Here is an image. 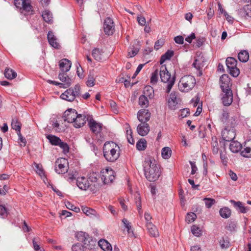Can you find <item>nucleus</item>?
Returning <instances> with one entry per match:
<instances>
[{
  "instance_id": "obj_11",
  "label": "nucleus",
  "mask_w": 251,
  "mask_h": 251,
  "mask_svg": "<svg viewBox=\"0 0 251 251\" xmlns=\"http://www.w3.org/2000/svg\"><path fill=\"white\" fill-rule=\"evenodd\" d=\"M68 170V162L64 158H58L55 163V171L59 174H65Z\"/></svg>"
},
{
  "instance_id": "obj_37",
  "label": "nucleus",
  "mask_w": 251,
  "mask_h": 251,
  "mask_svg": "<svg viewBox=\"0 0 251 251\" xmlns=\"http://www.w3.org/2000/svg\"><path fill=\"white\" fill-rule=\"evenodd\" d=\"M42 16L44 20L49 24H52L53 22V18L51 13L48 10H46L43 12Z\"/></svg>"
},
{
  "instance_id": "obj_54",
  "label": "nucleus",
  "mask_w": 251,
  "mask_h": 251,
  "mask_svg": "<svg viewBox=\"0 0 251 251\" xmlns=\"http://www.w3.org/2000/svg\"><path fill=\"white\" fill-rule=\"evenodd\" d=\"M84 248H86L84 244L82 245L80 243H76L72 246V251H84Z\"/></svg>"
},
{
  "instance_id": "obj_15",
  "label": "nucleus",
  "mask_w": 251,
  "mask_h": 251,
  "mask_svg": "<svg viewBox=\"0 0 251 251\" xmlns=\"http://www.w3.org/2000/svg\"><path fill=\"white\" fill-rule=\"evenodd\" d=\"M76 184L78 188L83 190H87L89 187L93 191L91 187L92 184H90L88 179L84 176L77 177L76 179Z\"/></svg>"
},
{
  "instance_id": "obj_4",
  "label": "nucleus",
  "mask_w": 251,
  "mask_h": 251,
  "mask_svg": "<svg viewBox=\"0 0 251 251\" xmlns=\"http://www.w3.org/2000/svg\"><path fill=\"white\" fill-rule=\"evenodd\" d=\"M196 83L195 78L191 75H185L182 76L178 83L179 90L182 92H188L192 90Z\"/></svg>"
},
{
  "instance_id": "obj_8",
  "label": "nucleus",
  "mask_w": 251,
  "mask_h": 251,
  "mask_svg": "<svg viewBox=\"0 0 251 251\" xmlns=\"http://www.w3.org/2000/svg\"><path fill=\"white\" fill-rule=\"evenodd\" d=\"M205 58L201 52H197L193 63V66L198 71V75H202V69L205 65Z\"/></svg>"
},
{
  "instance_id": "obj_35",
  "label": "nucleus",
  "mask_w": 251,
  "mask_h": 251,
  "mask_svg": "<svg viewBox=\"0 0 251 251\" xmlns=\"http://www.w3.org/2000/svg\"><path fill=\"white\" fill-rule=\"evenodd\" d=\"M143 95L151 99L154 97V90L151 86H146L143 90Z\"/></svg>"
},
{
  "instance_id": "obj_38",
  "label": "nucleus",
  "mask_w": 251,
  "mask_h": 251,
  "mask_svg": "<svg viewBox=\"0 0 251 251\" xmlns=\"http://www.w3.org/2000/svg\"><path fill=\"white\" fill-rule=\"evenodd\" d=\"M4 76L8 79H13L17 76V73L12 69L6 68L4 71Z\"/></svg>"
},
{
  "instance_id": "obj_3",
  "label": "nucleus",
  "mask_w": 251,
  "mask_h": 251,
  "mask_svg": "<svg viewBox=\"0 0 251 251\" xmlns=\"http://www.w3.org/2000/svg\"><path fill=\"white\" fill-rule=\"evenodd\" d=\"M160 77L162 82L167 83L165 92L169 93L176 81V76H171L170 73L168 71L166 65H161L159 72Z\"/></svg>"
},
{
  "instance_id": "obj_25",
  "label": "nucleus",
  "mask_w": 251,
  "mask_h": 251,
  "mask_svg": "<svg viewBox=\"0 0 251 251\" xmlns=\"http://www.w3.org/2000/svg\"><path fill=\"white\" fill-rule=\"evenodd\" d=\"M137 131L140 135L146 136L150 131V126L146 123L140 124L137 126Z\"/></svg>"
},
{
  "instance_id": "obj_43",
  "label": "nucleus",
  "mask_w": 251,
  "mask_h": 251,
  "mask_svg": "<svg viewBox=\"0 0 251 251\" xmlns=\"http://www.w3.org/2000/svg\"><path fill=\"white\" fill-rule=\"evenodd\" d=\"M211 146L213 153L217 154L219 151V145L217 138L215 136L212 137Z\"/></svg>"
},
{
  "instance_id": "obj_29",
  "label": "nucleus",
  "mask_w": 251,
  "mask_h": 251,
  "mask_svg": "<svg viewBox=\"0 0 251 251\" xmlns=\"http://www.w3.org/2000/svg\"><path fill=\"white\" fill-rule=\"evenodd\" d=\"M104 31H110L115 30V25L113 20L109 18H106L103 23Z\"/></svg>"
},
{
  "instance_id": "obj_58",
  "label": "nucleus",
  "mask_w": 251,
  "mask_h": 251,
  "mask_svg": "<svg viewBox=\"0 0 251 251\" xmlns=\"http://www.w3.org/2000/svg\"><path fill=\"white\" fill-rule=\"evenodd\" d=\"M95 79L92 75H89L87 81V85L92 87L95 85Z\"/></svg>"
},
{
  "instance_id": "obj_41",
  "label": "nucleus",
  "mask_w": 251,
  "mask_h": 251,
  "mask_svg": "<svg viewBox=\"0 0 251 251\" xmlns=\"http://www.w3.org/2000/svg\"><path fill=\"white\" fill-rule=\"evenodd\" d=\"M219 213L220 216L223 218H228L231 215V210L227 207H224L220 209Z\"/></svg>"
},
{
  "instance_id": "obj_20",
  "label": "nucleus",
  "mask_w": 251,
  "mask_h": 251,
  "mask_svg": "<svg viewBox=\"0 0 251 251\" xmlns=\"http://www.w3.org/2000/svg\"><path fill=\"white\" fill-rule=\"evenodd\" d=\"M222 96V103L225 106L230 105L233 101L232 91L223 92Z\"/></svg>"
},
{
  "instance_id": "obj_64",
  "label": "nucleus",
  "mask_w": 251,
  "mask_h": 251,
  "mask_svg": "<svg viewBox=\"0 0 251 251\" xmlns=\"http://www.w3.org/2000/svg\"><path fill=\"white\" fill-rule=\"evenodd\" d=\"M137 21L139 25H145L146 23V20L144 17L140 15L137 17Z\"/></svg>"
},
{
  "instance_id": "obj_28",
  "label": "nucleus",
  "mask_w": 251,
  "mask_h": 251,
  "mask_svg": "<svg viewBox=\"0 0 251 251\" xmlns=\"http://www.w3.org/2000/svg\"><path fill=\"white\" fill-rule=\"evenodd\" d=\"M229 149L233 153H238L241 151L243 145L237 141H232L229 145Z\"/></svg>"
},
{
  "instance_id": "obj_48",
  "label": "nucleus",
  "mask_w": 251,
  "mask_h": 251,
  "mask_svg": "<svg viewBox=\"0 0 251 251\" xmlns=\"http://www.w3.org/2000/svg\"><path fill=\"white\" fill-rule=\"evenodd\" d=\"M172 151L169 147H164L162 149L161 154L164 159L169 158L171 156Z\"/></svg>"
},
{
  "instance_id": "obj_26",
  "label": "nucleus",
  "mask_w": 251,
  "mask_h": 251,
  "mask_svg": "<svg viewBox=\"0 0 251 251\" xmlns=\"http://www.w3.org/2000/svg\"><path fill=\"white\" fill-rule=\"evenodd\" d=\"M71 62L67 59H63L59 61V66L61 72H67L71 67Z\"/></svg>"
},
{
  "instance_id": "obj_51",
  "label": "nucleus",
  "mask_w": 251,
  "mask_h": 251,
  "mask_svg": "<svg viewBox=\"0 0 251 251\" xmlns=\"http://www.w3.org/2000/svg\"><path fill=\"white\" fill-rule=\"evenodd\" d=\"M203 201H204L205 206L207 208H210L216 202V201L214 199L209 198H205L203 199Z\"/></svg>"
},
{
  "instance_id": "obj_27",
  "label": "nucleus",
  "mask_w": 251,
  "mask_h": 251,
  "mask_svg": "<svg viewBox=\"0 0 251 251\" xmlns=\"http://www.w3.org/2000/svg\"><path fill=\"white\" fill-rule=\"evenodd\" d=\"M230 202L233 204L234 208L237 211L242 213H246L248 211V208L244 206L242 202L238 201H236L234 200H230Z\"/></svg>"
},
{
  "instance_id": "obj_23",
  "label": "nucleus",
  "mask_w": 251,
  "mask_h": 251,
  "mask_svg": "<svg viewBox=\"0 0 251 251\" xmlns=\"http://www.w3.org/2000/svg\"><path fill=\"white\" fill-rule=\"evenodd\" d=\"M48 40L49 44L56 49H60L61 46L58 42V39L53 34V32H48Z\"/></svg>"
},
{
  "instance_id": "obj_52",
  "label": "nucleus",
  "mask_w": 251,
  "mask_h": 251,
  "mask_svg": "<svg viewBox=\"0 0 251 251\" xmlns=\"http://www.w3.org/2000/svg\"><path fill=\"white\" fill-rule=\"evenodd\" d=\"M191 232L194 235L197 237L200 236L202 234V232L200 228L195 225L192 226Z\"/></svg>"
},
{
  "instance_id": "obj_12",
  "label": "nucleus",
  "mask_w": 251,
  "mask_h": 251,
  "mask_svg": "<svg viewBox=\"0 0 251 251\" xmlns=\"http://www.w3.org/2000/svg\"><path fill=\"white\" fill-rule=\"evenodd\" d=\"M75 237L77 240L83 243L86 249H92V246H93L94 241L92 239H90L87 233L82 231H79L76 234Z\"/></svg>"
},
{
  "instance_id": "obj_42",
  "label": "nucleus",
  "mask_w": 251,
  "mask_h": 251,
  "mask_svg": "<svg viewBox=\"0 0 251 251\" xmlns=\"http://www.w3.org/2000/svg\"><path fill=\"white\" fill-rule=\"evenodd\" d=\"M47 138L49 140L51 145L54 146H58L61 142V139L59 137L53 135H48L47 136Z\"/></svg>"
},
{
  "instance_id": "obj_62",
  "label": "nucleus",
  "mask_w": 251,
  "mask_h": 251,
  "mask_svg": "<svg viewBox=\"0 0 251 251\" xmlns=\"http://www.w3.org/2000/svg\"><path fill=\"white\" fill-rule=\"evenodd\" d=\"M109 104H110V107H111L112 111L114 113L117 114L118 112V110L117 108L116 103L114 101L111 100V101H110Z\"/></svg>"
},
{
  "instance_id": "obj_44",
  "label": "nucleus",
  "mask_w": 251,
  "mask_h": 251,
  "mask_svg": "<svg viewBox=\"0 0 251 251\" xmlns=\"http://www.w3.org/2000/svg\"><path fill=\"white\" fill-rule=\"evenodd\" d=\"M148 99L145 95H142L139 98V104L142 107H147L149 104Z\"/></svg>"
},
{
  "instance_id": "obj_13",
  "label": "nucleus",
  "mask_w": 251,
  "mask_h": 251,
  "mask_svg": "<svg viewBox=\"0 0 251 251\" xmlns=\"http://www.w3.org/2000/svg\"><path fill=\"white\" fill-rule=\"evenodd\" d=\"M230 78L226 74L223 75L220 78V87L222 92L231 91L230 88Z\"/></svg>"
},
{
  "instance_id": "obj_19",
  "label": "nucleus",
  "mask_w": 251,
  "mask_h": 251,
  "mask_svg": "<svg viewBox=\"0 0 251 251\" xmlns=\"http://www.w3.org/2000/svg\"><path fill=\"white\" fill-rule=\"evenodd\" d=\"M88 125L92 132L95 134L100 133L102 130V124L96 122L93 119L88 121Z\"/></svg>"
},
{
  "instance_id": "obj_16",
  "label": "nucleus",
  "mask_w": 251,
  "mask_h": 251,
  "mask_svg": "<svg viewBox=\"0 0 251 251\" xmlns=\"http://www.w3.org/2000/svg\"><path fill=\"white\" fill-rule=\"evenodd\" d=\"M77 113L75 110L71 109L64 112L63 118L65 121L74 123L75 118H77Z\"/></svg>"
},
{
  "instance_id": "obj_40",
  "label": "nucleus",
  "mask_w": 251,
  "mask_h": 251,
  "mask_svg": "<svg viewBox=\"0 0 251 251\" xmlns=\"http://www.w3.org/2000/svg\"><path fill=\"white\" fill-rule=\"evenodd\" d=\"M238 58L241 62H246L249 59V52L246 50H242L238 53Z\"/></svg>"
},
{
  "instance_id": "obj_60",
  "label": "nucleus",
  "mask_w": 251,
  "mask_h": 251,
  "mask_svg": "<svg viewBox=\"0 0 251 251\" xmlns=\"http://www.w3.org/2000/svg\"><path fill=\"white\" fill-rule=\"evenodd\" d=\"M136 203L137 207L139 212L140 213H141L142 205H141V198H140L139 195H138L136 197Z\"/></svg>"
},
{
  "instance_id": "obj_50",
  "label": "nucleus",
  "mask_w": 251,
  "mask_h": 251,
  "mask_svg": "<svg viewBox=\"0 0 251 251\" xmlns=\"http://www.w3.org/2000/svg\"><path fill=\"white\" fill-rule=\"evenodd\" d=\"M81 209L83 212L84 214H85L87 216H92L96 215V211L92 208H89L86 206H82Z\"/></svg>"
},
{
  "instance_id": "obj_14",
  "label": "nucleus",
  "mask_w": 251,
  "mask_h": 251,
  "mask_svg": "<svg viewBox=\"0 0 251 251\" xmlns=\"http://www.w3.org/2000/svg\"><path fill=\"white\" fill-rule=\"evenodd\" d=\"M151 118V113L148 109H142L137 113V118L141 124L149 121Z\"/></svg>"
},
{
  "instance_id": "obj_45",
  "label": "nucleus",
  "mask_w": 251,
  "mask_h": 251,
  "mask_svg": "<svg viewBox=\"0 0 251 251\" xmlns=\"http://www.w3.org/2000/svg\"><path fill=\"white\" fill-rule=\"evenodd\" d=\"M122 223H123L125 228H126L129 235L130 236H133L134 235L133 230L131 228L130 222H129L127 219L124 218L122 220Z\"/></svg>"
},
{
  "instance_id": "obj_53",
  "label": "nucleus",
  "mask_w": 251,
  "mask_h": 251,
  "mask_svg": "<svg viewBox=\"0 0 251 251\" xmlns=\"http://www.w3.org/2000/svg\"><path fill=\"white\" fill-rule=\"evenodd\" d=\"M222 249H227L229 247V242L227 239L222 238L219 241Z\"/></svg>"
},
{
  "instance_id": "obj_57",
  "label": "nucleus",
  "mask_w": 251,
  "mask_h": 251,
  "mask_svg": "<svg viewBox=\"0 0 251 251\" xmlns=\"http://www.w3.org/2000/svg\"><path fill=\"white\" fill-rule=\"evenodd\" d=\"M197 216L194 213H191L187 214L186 217V221L188 223L193 222L196 218Z\"/></svg>"
},
{
  "instance_id": "obj_36",
  "label": "nucleus",
  "mask_w": 251,
  "mask_h": 251,
  "mask_svg": "<svg viewBox=\"0 0 251 251\" xmlns=\"http://www.w3.org/2000/svg\"><path fill=\"white\" fill-rule=\"evenodd\" d=\"M174 52L172 50H168L164 54H163L160 59V64H162L166 60H169L173 56Z\"/></svg>"
},
{
  "instance_id": "obj_30",
  "label": "nucleus",
  "mask_w": 251,
  "mask_h": 251,
  "mask_svg": "<svg viewBox=\"0 0 251 251\" xmlns=\"http://www.w3.org/2000/svg\"><path fill=\"white\" fill-rule=\"evenodd\" d=\"M136 42V44L133 45L128 50V56L129 57H134L139 52L140 48V42L139 41H137Z\"/></svg>"
},
{
  "instance_id": "obj_33",
  "label": "nucleus",
  "mask_w": 251,
  "mask_h": 251,
  "mask_svg": "<svg viewBox=\"0 0 251 251\" xmlns=\"http://www.w3.org/2000/svg\"><path fill=\"white\" fill-rule=\"evenodd\" d=\"M221 122L225 125V126H230L232 120L229 119V114L226 111H223L220 118Z\"/></svg>"
},
{
  "instance_id": "obj_5",
  "label": "nucleus",
  "mask_w": 251,
  "mask_h": 251,
  "mask_svg": "<svg viewBox=\"0 0 251 251\" xmlns=\"http://www.w3.org/2000/svg\"><path fill=\"white\" fill-rule=\"evenodd\" d=\"M81 94L80 86L76 84L74 87H71L63 93L60 98L68 101H73L76 98L79 97Z\"/></svg>"
},
{
  "instance_id": "obj_24",
  "label": "nucleus",
  "mask_w": 251,
  "mask_h": 251,
  "mask_svg": "<svg viewBox=\"0 0 251 251\" xmlns=\"http://www.w3.org/2000/svg\"><path fill=\"white\" fill-rule=\"evenodd\" d=\"M88 120V118L85 115L77 114L74 123V126L76 128H79L83 126Z\"/></svg>"
},
{
  "instance_id": "obj_47",
  "label": "nucleus",
  "mask_w": 251,
  "mask_h": 251,
  "mask_svg": "<svg viewBox=\"0 0 251 251\" xmlns=\"http://www.w3.org/2000/svg\"><path fill=\"white\" fill-rule=\"evenodd\" d=\"M32 243L33 248L35 251H44V248L40 246V242L39 238H33Z\"/></svg>"
},
{
  "instance_id": "obj_59",
  "label": "nucleus",
  "mask_w": 251,
  "mask_h": 251,
  "mask_svg": "<svg viewBox=\"0 0 251 251\" xmlns=\"http://www.w3.org/2000/svg\"><path fill=\"white\" fill-rule=\"evenodd\" d=\"M58 146L63 150L64 153H66L69 152V148L67 143L61 141Z\"/></svg>"
},
{
  "instance_id": "obj_2",
  "label": "nucleus",
  "mask_w": 251,
  "mask_h": 251,
  "mask_svg": "<svg viewBox=\"0 0 251 251\" xmlns=\"http://www.w3.org/2000/svg\"><path fill=\"white\" fill-rule=\"evenodd\" d=\"M103 157L109 162H114L120 156V147L113 141L106 142L102 149Z\"/></svg>"
},
{
  "instance_id": "obj_56",
  "label": "nucleus",
  "mask_w": 251,
  "mask_h": 251,
  "mask_svg": "<svg viewBox=\"0 0 251 251\" xmlns=\"http://www.w3.org/2000/svg\"><path fill=\"white\" fill-rule=\"evenodd\" d=\"M35 168H36V172L39 174L40 176H44V172L42 168V166L41 164L34 163Z\"/></svg>"
},
{
  "instance_id": "obj_10",
  "label": "nucleus",
  "mask_w": 251,
  "mask_h": 251,
  "mask_svg": "<svg viewBox=\"0 0 251 251\" xmlns=\"http://www.w3.org/2000/svg\"><path fill=\"white\" fill-rule=\"evenodd\" d=\"M14 3L17 8L22 10L23 13L25 12V15L26 13L32 12V6L30 0H14Z\"/></svg>"
},
{
  "instance_id": "obj_61",
  "label": "nucleus",
  "mask_w": 251,
  "mask_h": 251,
  "mask_svg": "<svg viewBox=\"0 0 251 251\" xmlns=\"http://www.w3.org/2000/svg\"><path fill=\"white\" fill-rule=\"evenodd\" d=\"M164 44V41L163 39H159L157 40L154 44V49L159 50Z\"/></svg>"
},
{
  "instance_id": "obj_34",
  "label": "nucleus",
  "mask_w": 251,
  "mask_h": 251,
  "mask_svg": "<svg viewBox=\"0 0 251 251\" xmlns=\"http://www.w3.org/2000/svg\"><path fill=\"white\" fill-rule=\"evenodd\" d=\"M99 246L104 251H111L112 246L111 244L104 239H101L98 242Z\"/></svg>"
},
{
  "instance_id": "obj_46",
  "label": "nucleus",
  "mask_w": 251,
  "mask_h": 251,
  "mask_svg": "<svg viewBox=\"0 0 251 251\" xmlns=\"http://www.w3.org/2000/svg\"><path fill=\"white\" fill-rule=\"evenodd\" d=\"M147 147V141L145 139H140L136 144V148L139 151H144Z\"/></svg>"
},
{
  "instance_id": "obj_63",
  "label": "nucleus",
  "mask_w": 251,
  "mask_h": 251,
  "mask_svg": "<svg viewBox=\"0 0 251 251\" xmlns=\"http://www.w3.org/2000/svg\"><path fill=\"white\" fill-rule=\"evenodd\" d=\"M7 215V211L5 207L0 205V215L2 217H5Z\"/></svg>"
},
{
  "instance_id": "obj_1",
  "label": "nucleus",
  "mask_w": 251,
  "mask_h": 251,
  "mask_svg": "<svg viewBox=\"0 0 251 251\" xmlns=\"http://www.w3.org/2000/svg\"><path fill=\"white\" fill-rule=\"evenodd\" d=\"M144 171L146 178L150 181H154L158 179L160 175L156 161L151 157L145 158L143 163Z\"/></svg>"
},
{
  "instance_id": "obj_32",
  "label": "nucleus",
  "mask_w": 251,
  "mask_h": 251,
  "mask_svg": "<svg viewBox=\"0 0 251 251\" xmlns=\"http://www.w3.org/2000/svg\"><path fill=\"white\" fill-rule=\"evenodd\" d=\"M148 232L150 235L153 237H156L159 236V232L156 226L152 223H149L146 226Z\"/></svg>"
},
{
  "instance_id": "obj_39",
  "label": "nucleus",
  "mask_w": 251,
  "mask_h": 251,
  "mask_svg": "<svg viewBox=\"0 0 251 251\" xmlns=\"http://www.w3.org/2000/svg\"><path fill=\"white\" fill-rule=\"evenodd\" d=\"M103 51L102 49L95 48L92 51V56L95 60L100 61L102 59V55Z\"/></svg>"
},
{
  "instance_id": "obj_49",
  "label": "nucleus",
  "mask_w": 251,
  "mask_h": 251,
  "mask_svg": "<svg viewBox=\"0 0 251 251\" xmlns=\"http://www.w3.org/2000/svg\"><path fill=\"white\" fill-rule=\"evenodd\" d=\"M11 126L12 128L16 130L17 132H21V124L19 122V121L14 118L12 119L11 123Z\"/></svg>"
},
{
  "instance_id": "obj_21",
  "label": "nucleus",
  "mask_w": 251,
  "mask_h": 251,
  "mask_svg": "<svg viewBox=\"0 0 251 251\" xmlns=\"http://www.w3.org/2000/svg\"><path fill=\"white\" fill-rule=\"evenodd\" d=\"M178 100L175 92H172L168 100V106L171 110H175L177 107Z\"/></svg>"
},
{
  "instance_id": "obj_6",
  "label": "nucleus",
  "mask_w": 251,
  "mask_h": 251,
  "mask_svg": "<svg viewBox=\"0 0 251 251\" xmlns=\"http://www.w3.org/2000/svg\"><path fill=\"white\" fill-rule=\"evenodd\" d=\"M100 175L102 184L110 183L115 178L114 172L111 169H103L101 170Z\"/></svg>"
},
{
  "instance_id": "obj_55",
  "label": "nucleus",
  "mask_w": 251,
  "mask_h": 251,
  "mask_svg": "<svg viewBox=\"0 0 251 251\" xmlns=\"http://www.w3.org/2000/svg\"><path fill=\"white\" fill-rule=\"evenodd\" d=\"M158 71L156 70L152 74L151 77V83L152 84H155L158 81Z\"/></svg>"
},
{
  "instance_id": "obj_9",
  "label": "nucleus",
  "mask_w": 251,
  "mask_h": 251,
  "mask_svg": "<svg viewBox=\"0 0 251 251\" xmlns=\"http://www.w3.org/2000/svg\"><path fill=\"white\" fill-rule=\"evenodd\" d=\"M235 130L233 124L230 126H225L224 129L222 131V138L225 141H232L235 138Z\"/></svg>"
},
{
  "instance_id": "obj_17",
  "label": "nucleus",
  "mask_w": 251,
  "mask_h": 251,
  "mask_svg": "<svg viewBox=\"0 0 251 251\" xmlns=\"http://www.w3.org/2000/svg\"><path fill=\"white\" fill-rule=\"evenodd\" d=\"M240 154L244 157H251V140H247L244 143Z\"/></svg>"
},
{
  "instance_id": "obj_31",
  "label": "nucleus",
  "mask_w": 251,
  "mask_h": 251,
  "mask_svg": "<svg viewBox=\"0 0 251 251\" xmlns=\"http://www.w3.org/2000/svg\"><path fill=\"white\" fill-rule=\"evenodd\" d=\"M240 14L241 16L245 18L251 17V3L245 5L243 8L240 10Z\"/></svg>"
},
{
  "instance_id": "obj_18",
  "label": "nucleus",
  "mask_w": 251,
  "mask_h": 251,
  "mask_svg": "<svg viewBox=\"0 0 251 251\" xmlns=\"http://www.w3.org/2000/svg\"><path fill=\"white\" fill-rule=\"evenodd\" d=\"M89 178L91 182L95 183V189H93V191L95 190V189L97 190L102 184V182H101L100 175L99 173L96 172H93L92 173L90 174Z\"/></svg>"
},
{
  "instance_id": "obj_22",
  "label": "nucleus",
  "mask_w": 251,
  "mask_h": 251,
  "mask_svg": "<svg viewBox=\"0 0 251 251\" xmlns=\"http://www.w3.org/2000/svg\"><path fill=\"white\" fill-rule=\"evenodd\" d=\"M66 72H61L58 75L59 79L65 83H61V88H66L69 87L71 84V79L66 74Z\"/></svg>"
},
{
  "instance_id": "obj_7",
  "label": "nucleus",
  "mask_w": 251,
  "mask_h": 251,
  "mask_svg": "<svg viewBox=\"0 0 251 251\" xmlns=\"http://www.w3.org/2000/svg\"><path fill=\"white\" fill-rule=\"evenodd\" d=\"M237 60L233 57H228L226 59V65L228 73L233 77H237L240 74V70L237 67Z\"/></svg>"
}]
</instances>
